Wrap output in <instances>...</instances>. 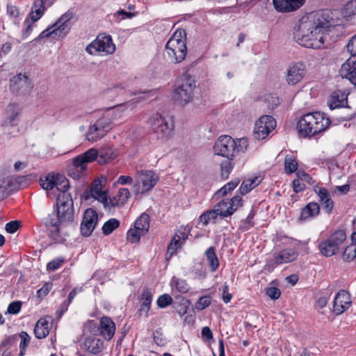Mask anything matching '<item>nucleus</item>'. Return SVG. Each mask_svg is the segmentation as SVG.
<instances>
[{
    "label": "nucleus",
    "instance_id": "55",
    "mask_svg": "<svg viewBox=\"0 0 356 356\" xmlns=\"http://www.w3.org/2000/svg\"><path fill=\"white\" fill-rule=\"evenodd\" d=\"M239 180L232 181L222 186L217 193L222 196L226 195L229 192L233 191L238 184Z\"/></svg>",
    "mask_w": 356,
    "mask_h": 356
},
{
    "label": "nucleus",
    "instance_id": "63",
    "mask_svg": "<svg viewBox=\"0 0 356 356\" xmlns=\"http://www.w3.org/2000/svg\"><path fill=\"white\" fill-rule=\"evenodd\" d=\"M20 227V222L18 220H13L6 223L5 229L7 232L13 234L18 230Z\"/></svg>",
    "mask_w": 356,
    "mask_h": 356
},
{
    "label": "nucleus",
    "instance_id": "44",
    "mask_svg": "<svg viewBox=\"0 0 356 356\" xmlns=\"http://www.w3.org/2000/svg\"><path fill=\"white\" fill-rule=\"evenodd\" d=\"M183 244L179 240L178 234H175L168 247L167 254L171 257L178 249L182 247Z\"/></svg>",
    "mask_w": 356,
    "mask_h": 356
},
{
    "label": "nucleus",
    "instance_id": "8",
    "mask_svg": "<svg viewBox=\"0 0 356 356\" xmlns=\"http://www.w3.org/2000/svg\"><path fill=\"white\" fill-rule=\"evenodd\" d=\"M216 154L232 160L236 154V141L227 135L220 136L213 146Z\"/></svg>",
    "mask_w": 356,
    "mask_h": 356
},
{
    "label": "nucleus",
    "instance_id": "29",
    "mask_svg": "<svg viewBox=\"0 0 356 356\" xmlns=\"http://www.w3.org/2000/svg\"><path fill=\"white\" fill-rule=\"evenodd\" d=\"M140 300L141 305L140 308L138 310L139 315L147 317L148 312L152 302V294L147 288L143 291Z\"/></svg>",
    "mask_w": 356,
    "mask_h": 356
},
{
    "label": "nucleus",
    "instance_id": "51",
    "mask_svg": "<svg viewBox=\"0 0 356 356\" xmlns=\"http://www.w3.org/2000/svg\"><path fill=\"white\" fill-rule=\"evenodd\" d=\"M140 231L138 230L134 227V229H129L127 234V239L128 241L134 243L140 241L141 236H143Z\"/></svg>",
    "mask_w": 356,
    "mask_h": 356
},
{
    "label": "nucleus",
    "instance_id": "1",
    "mask_svg": "<svg viewBox=\"0 0 356 356\" xmlns=\"http://www.w3.org/2000/svg\"><path fill=\"white\" fill-rule=\"evenodd\" d=\"M330 26V21L323 13H310L303 16L294 28V40L307 48H325V33Z\"/></svg>",
    "mask_w": 356,
    "mask_h": 356
},
{
    "label": "nucleus",
    "instance_id": "32",
    "mask_svg": "<svg viewBox=\"0 0 356 356\" xmlns=\"http://www.w3.org/2000/svg\"><path fill=\"white\" fill-rule=\"evenodd\" d=\"M298 253L292 248H286L282 250L276 256L277 264H284L293 261L298 257Z\"/></svg>",
    "mask_w": 356,
    "mask_h": 356
},
{
    "label": "nucleus",
    "instance_id": "47",
    "mask_svg": "<svg viewBox=\"0 0 356 356\" xmlns=\"http://www.w3.org/2000/svg\"><path fill=\"white\" fill-rule=\"evenodd\" d=\"M284 169L288 174H291L298 169V163L292 156L287 155L285 157Z\"/></svg>",
    "mask_w": 356,
    "mask_h": 356
},
{
    "label": "nucleus",
    "instance_id": "16",
    "mask_svg": "<svg viewBox=\"0 0 356 356\" xmlns=\"http://www.w3.org/2000/svg\"><path fill=\"white\" fill-rule=\"evenodd\" d=\"M306 74L305 65L301 62L291 65L287 70L286 82L294 86L299 83Z\"/></svg>",
    "mask_w": 356,
    "mask_h": 356
},
{
    "label": "nucleus",
    "instance_id": "45",
    "mask_svg": "<svg viewBox=\"0 0 356 356\" xmlns=\"http://www.w3.org/2000/svg\"><path fill=\"white\" fill-rule=\"evenodd\" d=\"M56 175L48 174L44 179L41 178L40 184L44 190H51L54 188Z\"/></svg>",
    "mask_w": 356,
    "mask_h": 356
},
{
    "label": "nucleus",
    "instance_id": "34",
    "mask_svg": "<svg viewBox=\"0 0 356 356\" xmlns=\"http://www.w3.org/2000/svg\"><path fill=\"white\" fill-rule=\"evenodd\" d=\"M44 6L43 0H35L31 7V11L29 17L32 22H35L40 19L44 14Z\"/></svg>",
    "mask_w": 356,
    "mask_h": 356
},
{
    "label": "nucleus",
    "instance_id": "27",
    "mask_svg": "<svg viewBox=\"0 0 356 356\" xmlns=\"http://www.w3.org/2000/svg\"><path fill=\"white\" fill-rule=\"evenodd\" d=\"M130 196L129 191L126 188L119 189L118 194L112 198L108 199L107 207L106 209H113L116 207L122 206Z\"/></svg>",
    "mask_w": 356,
    "mask_h": 356
},
{
    "label": "nucleus",
    "instance_id": "54",
    "mask_svg": "<svg viewBox=\"0 0 356 356\" xmlns=\"http://www.w3.org/2000/svg\"><path fill=\"white\" fill-rule=\"evenodd\" d=\"M218 215L214 210H210L204 212L200 216V220L204 226L208 225L211 220H215Z\"/></svg>",
    "mask_w": 356,
    "mask_h": 356
},
{
    "label": "nucleus",
    "instance_id": "53",
    "mask_svg": "<svg viewBox=\"0 0 356 356\" xmlns=\"http://www.w3.org/2000/svg\"><path fill=\"white\" fill-rule=\"evenodd\" d=\"M153 339L154 343L159 346H164L167 343V339L161 329L153 332Z\"/></svg>",
    "mask_w": 356,
    "mask_h": 356
},
{
    "label": "nucleus",
    "instance_id": "49",
    "mask_svg": "<svg viewBox=\"0 0 356 356\" xmlns=\"http://www.w3.org/2000/svg\"><path fill=\"white\" fill-rule=\"evenodd\" d=\"M111 115L107 113L106 115L99 118L95 122L106 134L111 129V120L108 118Z\"/></svg>",
    "mask_w": 356,
    "mask_h": 356
},
{
    "label": "nucleus",
    "instance_id": "39",
    "mask_svg": "<svg viewBox=\"0 0 356 356\" xmlns=\"http://www.w3.org/2000/svg\"><path fill=\"white\" fill-rule=\"evenodd\" d=\"M134 102H127L119 105L115 106L109 108L108 111H113L111 114L113 119H118L121 116V113L129 108H132L134 107ZM109 113V112H108Z\"/></svg>",
    "mask_w": 356,
    "mask_h": 356
},
{
    "label": "nucleus",
    "instance_id": "43",
    "mask_svg": "<svg viewBox=\"0 0 356 356\" xmlns=\"http://www.w3.org/2000/svg\"><path fill=\"white\" fill-rule=\"evenodd\" d=\"M171 284L175 285L177 291L181 293H186L190 289V286L187 283L186 280L178 279L175 277H173L172 278Z\"/></svg>",
    "mask_w": 356,
    "mask_h": 356
},
{
    "label": "nucleus",
    "instance_id": "6",
    "mask_svg": "<svg viewBox=\"0 0 356 356\" xmlns=\"http://www.w3.org/2000/svg\"><path fill=\"white\" fill-rule=\"evenodd\" d=\"M346 242V234L345 231L337 230L330 234L327 238L319 243L318 249L323 256L332 257L344 247Z\"/></svg>",
    "mask_w": 356,
    "mask_h": 356
},
{
    "label": "nucleus",
    "instance_id": "40",
    "mask_svg": "<svg viewBox=\"0 0 356 356\" xmlns=\"http://www.w3.org/2000/svg\"><path fill=\"white\" fill-rule=\"evenodd\" d=\"M120 226V221L116 218H111L107 220L102 226V233L105 236L111 234Z\"/></svg>",
    "mask_w": 356,
    "mask_h": 356
},
{
    "label": "nucleus",
    "instance_id": "50",
    "mask_svg": "<svg viewBox=\"0 0 356 356\" xmlns=\"http://www.w3.org/2000/svg\"><path fill=\"white\" fill-rule=\"evenodd\" d=\"M81 155L87 163L96 160L98 161V151L95 148H90Z\"/></svg>",
    "mask_w": 356,
    "mask_h": 356
},
{
    "label": "nucleus",
    "instance_id": "5",
    "mask_svg": "<svg viewBox=\"0 0 356 356\" xmlns=\"http://www.w3.org/2000/svg\"><path fill=\"white\" fill-rule=\"evenodd\" d=\"M195 87V81L188 74H183L175 85L173 100L180 106H186L193 100Z\"/></svg>",
    "mask_w": 356,
    "mask_h": 356
},
{
    "label": "nucleus",
    "instance_id": "58",
    "mask_svg": "<svg viewBox=\"0 0 356 356\" xmlns=\"http://www.w3.org/2000/svg\"><path fill=\"white\" fill-rule=\"evenodd\" d=\"M236 141V153L245 152L248 147V140L245 138L237 139Z\"/></svg>",
    "mask_w": 356,
    "mask_h": 356
},
{
    "label": "nucleus",
    "instance_id": "24",
    "mask_svg": "<svg viewBox=\"0 0 356 356\" xmlns=\"http://www.w3.org/2000/svg\"><path fill=\"white\" fill-rule=\"evenodd\" d=\"M98 151V163L104 165L116 159L118 156L117 149L111 145L101 147Z\"/></svg>",
    "mask_w": 356,
    "mask_h": 356
},
{
    "label": "nucleus",
    "instance_id": "36",
    "mask_svg": "<svg viewBox=\"0 0 356 356\" xmlns=\"http://www.w3.org/2000/svg\"><path fill=\"white\" fill-rule=\"evenodd\" d=\"M134 227L145 234L149 228V216L147 213H142L135 221Z\"/></svg>",
    "mask_w": 356,
    "mask_h": 356
},
{
    "label": "nucleus",
    "instance_id": "41",
    "mask_svg": "<svg viewBox=\"0 0 356 356\" xmlns=\"http://www.w3.org/2000/svg\"><path fill=\"white\" fill-rule=\"evenodd\" d=\"M259 184L258 178L254 177L252 179L243 181L241 184L239 191L242 195L248 193L252 189Z\"/></svg>",
    "mask_w": 356,
    "mask_h": 356
},
{
    "label": "nucleus",
    "instance_id": "25",
    "mask_svg": "<svg viewBox=\"0 0 356 356\" xmlns=\"http://www.w3.org/2000/svg\"><path fill=\"white\" fill-rule=\"evenodd\" d=\"M115 332V325L112 319L108 316L101 318L99 322V332L106 340L112 339Z\"/></svg>",
    "mask_w": 356,
    "mask_h": 356
},
{
    "label": "nucleus",
    "instance_id": "64",
    "mask_svg": "<svg viewBox=\"0 0 356 356\" xmlns=\"http://www.w3.org/2000/svg\"><path fill=\"white\" fill-rule=\"evenodd\" d=\"M201 334L202 340L205 343L209 342L213 339V332L207 326H205L202 329Z\"/></svg>",
    "mask_w": 356,
    "mask_h": 356
},
{
    "label": "nucleus",
    "instance_id": "56",
    "mask_svg": "<svg viewBox=\"0 0 356 356\" xmlns=\"http://www.w3.org/2000/svg\"><path fill=\"white\" fill-rule=\"evenodd\" d=\"M230 161L231 160L228 159L221 163V176L224 179L228 178L229 175L233 168V165Z\"/></svg>",
    "mask_w": 356,
    "mask_h": 356
},
{
    "label": "nucleus",
    "instance_id": "46",
    "mask_svg": "<svg viewBox=\"0 0 356 356\" xmlns=\"http://www.w3.org/2000/svg\"><path fill=\"white\" fill-rule=\"evenodd\" d=\"M342 257L346 261H353L356 257V244L352 243L347 245L343 252Z\"/></svg>",
    "mask_w": 356,
    "mask_h": 356
},
{
    "label": "nucleus",
    "instance_id": "10",
    "mask_svg": "<svg viewBox=\"0 0 356 356\" xmlns=\"http://www.w3.org/2000/svg\"><path fill=\"white\" fill-rule=\"evenodd\" d=\"M33 87L31 80L25 74L19 73L10 79V90L17 95L29 94Z\"/></svg>",
    "mask_w": 356,
    "mask_h": 356
},
{
    "label": "nucleus",
    "instance_id": "42",
    "mask_svg": "<svg viewBox=\"0 0 356 356\" xmlns=\"http://www.w3.org/2000/svg\"><path fill=\"white\" fill-rule=\"evenodd\" d=\"M19 337L20 338L19 356H24L25 355L26 348L30 343L31 337L26 332L22 331L19 334Z\"/></svg>",
    "mask_w": 356,
    "mask_h": 356
},
{
    "label": "nucleus",
    "instance_id": "14",
    "mask_svg": "<svg viewBox=\"0 0 356 356\" xmlns=\"http://www.w3.org/2000/svg\"><path fill=\"white\" fill-rule=\"evenodd\" d=\"M73 17L74 13L68 10L63 14L52 25L57 38H63L70 33L72 26V19Z\"/></svg>",
    "mask_w": 356,
    "mask_h": 356
},
{
    "label": "nucleus",
    "instance_id": "31",
    "mask_svg": "<svg viewBox=\"0 0 356 356\" xmlns=\"http://www.w3.org/2000/svg\"><path fill=\"white\" fill-rule=\"evenodd\" d=\"M17 189L15 180L11 177H7L0 180V200L6 197L10 191Z\"/></svg>",
    "mask_w": 356,
    "mask_h": 356
},
{
    "label": "nucleus",
    "instance_id": "61",
    "mask_svg": "<svg viewBox=\"0 0 356 356\" xmlns=\"http://www.w3.org/2000/svg\"><path fill=\"white\" fill-rule=\"evenodd\" d=\"M22 302L20 301H13L8 307L7 312L12 314H17L20 312Z\"/></svg>",
    "mask_w": 356,
    "mask_h": 356
},
{
    "label": "nucleus",
    "instance_id": "57",
    "mask_svg": "<svg viewBox=\"0 0 356 356\" xmlns=\"http://www.w3.org/2000/svg\"><path fill=\"white\" fill-rule=\"evenodd\" d=\"M156 303L159 307L165 308L172 303V298L170 295L164 293L159 297Z\"/></svg>",
    "mask_w": 356,
    "mask_h": 356
},
{
    "label": "nucleus",
    "instance_id": "21",
    "mask_svg": "<svg viewBox=\"0 0 356 356\" xmlns=\"http://www.w3.org/2000/svg\"><path fill=\"white\" fill-rule=\"evenodd\" d=\"M88 163L81 154L72 160V163L68 167V175L74 179H78L83 176L87 168Z\"/></svg>",
    "mask_w": 356,
    "mask_h": 356
},
{
    "label": "nucleus",
    "instance_id": "35",
    "mask_svg": "<svg viewBox=\"0 0 356 356\" xmlns=\"http://www.w3.org/2000/svg\"><path fill=\"white\" fill-rule=\"evenodd\" d=\"M54 187L60 192L58 196L62 195H71L67 193V190L70 188L69 180L63 175H56Z\"/></svg>",
    "mask_w": 356,
    "mask_h": 356
},
{
    "label": "nucleus",
    "instance_id": "48",
    "mask_svg": "<svg viewBox=\"0 0 356 356\" xmlns=\"http://www.w3.org/2000/svg\"><path fill=\"white\" fill-rule=\"evenodd\" d=\"M342 14L344 17L356 15V0L349 1L344 6Z\"/></svg>",
    "mask_w": 356,
    "mask_h": 356
},
{
    "label": "nucleus",
    "instance_id": "17",
    "mask_svg": "<svg viewBox=\"0 0 356 356\" xmlns=\"http://www.w3.org/2000/svg\"><path fill=\"white\" fill-rule=\"evenodd\" d=\"M158 180V176L152 170H141L138 172V184L142 185V193L151 191Z\"/></svg>",
    "mask_w": 356,
    "mask_h": 356
},
{
    "label": "nucleus",
    "instance_id": "30",
    "mask_svg": "<svg viewBox=\"0 0 356 356\" xmlns=\"http://www.w3.org/2000/svg\"><path fill=\"white\" fill-rule=\"evenodd\" d=\"M320 213V206L318 203L312 202L308 203L302 209L300 220H305L313 218L318 216Z\"/></svg>",
    "mask_w": 356,
    "mask_h": 356
},
{
    "label": "nucleus",
    "instance_id": "15",
    "mask_svg": "<svg viewBox=\"0 0 356 356\" xmlns=\"http://www.w3.org/2000/svg\"><path fill=\"white\" fill-rule=\"evenodd\" d=\"M98 222V214L92 208L87 209L83 214L80 225V232L83 236H89L95 229Z\"/></svg>",
    "mask_w": 356,
    "mask_h": 356
},
{
    "label": "nucleus",
    "instance_id": "13",
    "mask_svg": "<svg viewBox=\"0 0 356 356\" xmlns=\"http://www.w3.org/2000/svg\"><path fill=\"white\" fill-rule=\"evenodd\" d=\"M102 180L106 181L105 177L97 178L91 184L90 189L84 192L86 199L92 197L103 204L104 208L107 207L108 193L103 191Z\"/></svg>",
    "mask_w": 356,
    "mask_h": 356
},
{
    "label": "nucleus",
    "instance_id": "26",
    "mask_svg": "<svg viewBox=\"0 0 356 356\" xmlns=\"http://www.w3.org/2000/svg\"><path fill=\"white\" fill-rule=\"evenodd\" d=\"M347 94L341 90H337L332 92L328 102V106L331 110L345 107L347 105Z\"/></svg>",
    "mask_w": 356,
    "mask_h": 356
},
{
    "label": "nucleus",
    "instance_id": "2",
    "mask_svg": "<svg viewBox=\"0 0 356 356\" xmlns=\"http://www.w3.org/2000/svg\"><path fill=\"white\" fill-rule=\"evenodd\" d=\"M74 218V202L72 195L57 197L56 211H53L42 219V223L48 231L49 237L54 243H61V227L72 222Z\"/></svg>",
    "mask_w": 356,
    "mask_h": 356
},
{
    "label": "nucleus",
    "instance_id": "52",
    "mask_svg": "<svg viewBox=\"0 0 356 356\" xmlns=\"http://www.w3.org/2000/svg\"><path fill=\"white\" fill-rule=\"evenodd\" d=\"M211 302V297L210 296H202L195 302V307L197 310L202 311L209 307Z\"/></svg>",
    "mask_w": 356,
    "mask_h": 356
},
{
    "label": "nucleus",
    "instance_id": "60",
    "mask_svg": "<svg viewBox=\"0 0 356 356\" xmlns=\"http://www.w3.org/2000/svg\"><path fill=\"white\" fill-rule=\"evenodd\" d=\"M266 294L272 300H277L280 297L281 291L278 288L271 286L266 289Z\"/></svg>",
    "mask_w": 356,
    "mask_h": 356
},
{
    "label": "nucleus",
    "instance_id": "18",
    "mask_svg": "<svg viewBox=\"0 0 356 356\" xmlns=\"http://www.w3.org/2000/svg\"><path fill=\"white\" fill-rule=\"evenodd\" d=\"M350 294L346 290H340L335 296L333 302V311L339 315L347 310L351 305Z\"/></svg>",
    "mask_w": 356,
    "mask_h": 356
},
{
    "label": "nucleus",
    "instance_id": "59",
    "mask_svg": "<svg viewBox=\"0 0 356 356\" xmlns=\"http://www.w3.org/2000/svg\"><path fill=\"white\" fill-rule=\"evenodd\" d=\"M51 36H53L54 38L56 37L54 26H52V25L41 32L40 34L34 39V41H39L43 38H47Z\"/></svg>",
    "mask_w": 356,
    "mask_h": 356
},
{
    "label": "nucleus",
    "instance_id": "9",
    "mask_svg": "<svg viewBox=\"0 0 356 356\" xmlns=\"http://www.w3.org/2000/svg\"><path fill=\"white\" fill-rule=\"evenodd\" d=\"M86 50L90 55L95 54L97 52H105L107 54H111L115 50V45L113 42L111 35H98L95 40L86 47Z\"/></svg>",
    "mask_w": 356,
    "mask_h": 356
},
{
    "label": "nucleus",
    "instance_id": "23",
    "mask_svg": "<svg viewBox=\"0 0 356 356\" xmlns=\"http://www.w3.org/2000/svg\"><path fill=\"white\" fill-rule=\"evenodd\" d=\"M84 349L92 355H98L104 348L103 341L93 335L86 336L83 341Z\"/></svg>",
    "mask_w": 356,
    "mask_h": 356
},
{
    "label": "nucleus",
    "instance_id": "12",
    "mask_svg": "<svg viewBox=\"0 0 356 356\" xmlns=\"http://www.w3.org/2000/svg\"><path fill=\"white\" fill-rule=\"evenodd\" d=\"M242 205L241 197L236 195L227 201L223 200L219 202L215 205L213 210L218 216L227 217L232 215L234 212L241 207Z\"/></svg>",
    "mask_w": 356,
    "mask_h": 356
},
{
    "label": "nucleus",
    "instance_id": "4",
    "mask_svg": "<svg viewBox=\"0 0 356 356\" xmlns=\"http://www.w3.org/2000/svg\"><path fill=\"white\" fill-rule=\"evenodd\" d=\"M184 30H177L168 40L165 47V56L174 63H181L186 57L187 47Z\"/></svg>",
    "mask_w": 356,
    "mask_h": 356
},
{
    "label": "nucleus",
    "instance_id": "20",
    "mask_svg": "<svg viewBox=\"0 0 356 356\" xmlns=\"http://www.w3.org/2000/svg\"><path fill=\"white\" fill-rule=\"evenodd\" d=\"M342 78L348 79L350 83L356 86V58H349L342 64L339 70Z\"/></svg>",
    "mask_w": 356,
    "mask_h": 356
},
{
    "label": "nucleus",
    "instance_id": "22",
    "mask_svg": "<svg viewBox=\"0 0 356 356\" xmlns=\"http://www.w3.org/2000/svg\"><path fill=\"white\" fill-rule=\"evenodd\" d=\"M314 190L319 197V202L321 204L323 209L328 214L332 213L334 207V202L327 189L324 187L316 186Z\"/></svg>",
    "mask_w": 356,
    "mask_h": 356
},
{
    "label": "nucleus",
    "instance_id": "33",
    "mask_svg": "<svg viewBox=\"0 0 356 356\" xmlns=\"http://www.w3.org/2000/svg\"><path fill=\"white\" fill-rule=\"evenodd\" d=\"M49 332V322L44 318L38 321L34 327V334L38 339L45 338Z\"/></svg>",
    "mask_w": 356,
    "mask_h": 356
},
{
    "label": "nucleus",
    "instance_id": "19",
    "mask_svg": "<svg viewBox=\"0 0 356 356\" xmlns=\"http://www.w3.org/2000/svg\"><path fill=\"white\" fill-rule=\"evenodd\" d=\"M306 0H273L275 9L280 13H291L300 8Z\"/></svg>",
    "mask_w": 356,
    "mask_h": 356
},
{
    "label": "nucleus",
    "instance_id": "37",
    "mask_svg": "<svg viewBox=\"0 0 356 356\" xmlns=\"http://www.w3.org/2000/svg\"><path fill=\"white\" fill-rule=\"evenodd\" d=\"M205 257L210 267L211 271H216L219 266V261L213 247H209L206 250Z\"/></svg>",
    "mask_w": 356,
    "mask_h": 356
},
{
    "label": "nucleus",
    "instance_id": "62",
    "mask_svg": "<svg viewBox=\"0 0 356 356\" xmlns=\"http://www.w3.org/2000/svg\"><path fill=\"white\" fill-rule=\"evenodd\" d=\"M347 49L350 54V58H356V34L351 38L347 44Z\"/></svg>",
    "mask_w": 356,
    "mask_h": 356
},
{
    "label": "nucleus",
    "instance_id": "7",
    "mask_svg": "<svg viewBox=\"0 0 356 356\" xmlns=\"http://www.w3.org/2000/svg\"><path fill=\"white\" fill-rule=\"evenodd\" d=\"M149 123L156 138L161 141H165L172 136L173 124L169 118L156 114L150 118Z\"/></svg>",
    "mask_w": 356,
    "mask_h": 356
},
{
    "label": "nucleus",
    "instance_id": "28",
    "mask_svg": "<svg viewBox=\"0 0 356 356\" xmlns=\"http://www.w3.org/2000/svg\"><path fill=\"white\" fill-rule=\"evenodd\" d=\"M21 108L17 104H9L6 108L5 124L15 126L17 124Z\"/></svg>",
    "mask_w": 356,
    "mask_h": 356
},
{
    "label": "nucleus",
    "instance_id": "38",
    "mask_svg": "<svg viewBox=\"0 0 356 356\" xmlns=\"http://www.w3.org/2000/svg\"><path fill=\"white\" fill-rule=\"evenodd\" d=\"M105 134L106 133L95 123L89 127L87 133V139L89 141L95 142L102 138Z\"/></svg>",
    "mask_w": 356,
    "mask_h": 356
},
{
    "label": "nucleus",
    "instance_id": "3",
    "mask_svg": "<svg viewBox=\"0 0 356 356\" xmlns=\"http://www.w3.org/2000/svg\"><path fill=\"white\" fill-rule=\"evenodd\" d=\"M330 124V120L325 113L312 112L303 115L297 124L300 136L311 138L327 129Z\"/></svg>",
    "mask_w": 356,
    "mask_h": 356
},
{
    "label": "nucleus",
    "instance_id": "11",
    "mask_svg": "<svg viewBox=\"0 0 356 356\" xmlns=\"http://www.w3.org/2000/svg\"><path fill=\"white\" fill-rule=\"evenodd\" d=\"M276 127L275 119L270 115H263L254 124V136L256 139L262 140Z\"/></svg>",
    "mask_w": 356,
    "mask_h": 356
}]
</instances>
